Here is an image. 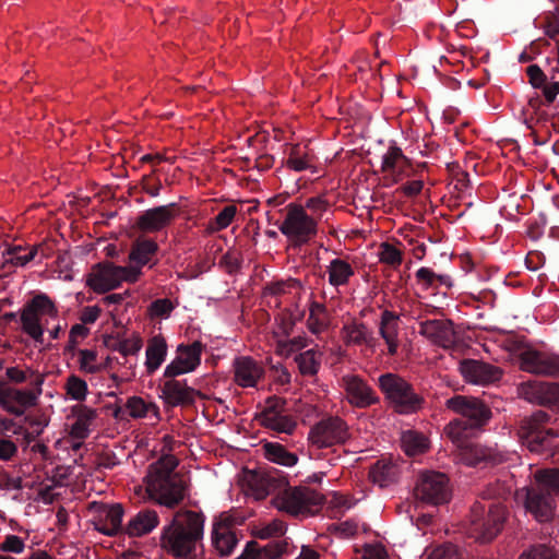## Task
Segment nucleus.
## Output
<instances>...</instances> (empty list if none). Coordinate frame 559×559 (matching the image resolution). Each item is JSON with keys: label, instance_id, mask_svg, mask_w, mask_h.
<instances>
[{"label": "nucleus", "instance_id": "51", "mask_svg": "<svg viewBox=\"0 0 559 559\" xmlns=\"http://www.w3.org/2000/svg\"><path fill=\"white\" fill-rule=\"evenodd\" d=\"M143 347V340L138 333L131 334L129 337L120 340L115 346L114 350L122 356H135Z\"/></svg>", "mask_w": 559, "mask_h": 559}, {"label": "nucleus", "instance_id": "41", "mask_svg": "<svg viewBox=\"0 0 559 559\" xmlns=\"http://www.w3.org/2000/svg\"><path fill=\"white\" fill-rule=\"evenodd\" d=\"M330 322V314L325 306L318 301H312L309 306V316L307 319L308 330L312 334L319 335L328 330Z\"/></svg>", "mask_w": 559, "mask_h": 559}, {"label": "nucleus", "instance_id": "5", "mask_svg": "<svg viewBox=\"0 0 559 559\" xmlns=\"http://www.w3.org/2000/svg\"><path fill=\"white\" fill-rule=\"evenodd\" d=\"M323 496L309 487H288L273 498V506L292 515L314 514L323 504Z\"/></svg>", "mask_w": 559, "mask_h": 559}, {"label": "nucleus", "instance_id": "3", "mask_svg": "<svg viewBox=\"0 0 559 559\" xmlns=\"http://www.w3.org/2000/svg\"><path fill=\"white\" fill-rule=\"evenodd\" d=\"M179 460L174 454H164L148 467L145 477L146 492L160 506L174 508L185 498V484L175 472Z\"/></svg>", "mask_w": 559, "mask_h": 559}, {"label": "nucleus", "instance_id": "17", "mask_svg": "<svg viewBox=\"0 0 559 559\" xmlns=\"http://www.w3.org/2000/svg\"><path fill=\"white\" fill-rule=\"evenodd\" d=\"M341 386L345 392L347 402L355 407L366 408L379 401L372 388L357 374L343 376Z\"/></svg>", "mask_w": 559, "mask_h": 559}, {"label": "nucleus", "instance_id": "15", "mask_svg": "<svg viewBox=\"0 0 559 559\" xmlns=\"http://www.w3.org/2000/svg\"><path fill=\"white\" fill-rule=\"evenodd\" d=\"M90 511L93 514L94 527L98 532L112 536L121 531L124 511L120 503L92 502Z\"/></svg>", "mask_w": 559, "mask_h": 559}, {"label": "nucleus", "instance_id": "6", "mask_svg": "<svg viewBox=\"0 0 559 559\" xmlns=\"http://www.w3.org/2000/svg\"><path fill=\"white\" fill-rule=\"evenodd\" d=\"M58 319V308L46 294L35 295L21 313L22 330L35 341H41L44 324Z\"/></svg>", "mask_w": 559, "mask_h": 559}, {"label": "nucleus", "instance_id": "55", "mask_svg": "<svg viewBox=\"0 0 559 559\" xmlns=\"http://www.w3.org/2000/svg\"><path fill=\"white\" fill-rule=\"evenodd\" d=\"M426 559H461L459 548L452 544L438 546L426 550Z\"/></svg>", "mask_w": 559, "mask_h": 559}, {"label": "nucleus", "instance_id": "31", "mask_svg": "<svg viewBox=\"0 0 559 559\" xmlns=\"http://www.w3.org/2000/svg\"><path fill=\"white\" fill-rule=\"evenodd\" d=\"M399 330H400V317L390 310H384L381 313L380 322H379V334L383 338L386 347L388 354L390 356H394L400 346L399 341Z\"/></svg>", "mask_w": 559, "mask_h": 559}, {"label": "nucleus", "instance_id": "36", "mask_svg": "<svg viewBox=\"0 0 559 559\" xmlns=\"http://www.w3.org/2000/svg\"><path fill=\"white\" fill-rule=\"evenodd\" d=\"M110 361V357L105 358L98 355L93 348H81L76 352V362L79 370L84 374H97L106 370Z\"/></svg>", "mask_w": 559, "mask_h": 559}, {"label": "nucleus", "instance_id": "46", "mask_svg": "<svg viewBox=\"0 0 559 559\" xmlns=\"http://www.w3.org/2000/svg\"><path fill=\"white\" fill-rule=\"evenodd\" d=\"M67 396L76 402H83L86 400L88 394L87 382L76 374H70L63 386Z\"/></svg>", "mask_w": 559, "mask_h": 559}, {"label": "nucleus", "instance_id": "34", "mask_svg": "<svg viewBox=\"0 0 559 559\" xmlns=\"http://www.w3.org/2000/svg\"><path fill=\"white\" fill-rule=\"evenodd\" d=\"M96 411L87 406H76L73 408V423L70 426L69 435L72 439L82 441L91 432V428L96 419Z\"/></svg>", "mask_w": 559, "mask_h": 559}, {"label": "nucleus", "instance_id": "49", "mask_svg": "<svg viewBox=\"0 0 559 559\" xmlns=\"http://www.w3.org/2000/svg\"><path fill=\"white\" fill-rule=\"evenodd\" d=\"M379 261L393 269H397L403 262L402 251L390 242H382L378 252Z\"/></svg>", "mask_w": 559, "mask_h": 559}, {"label": "nucleus", "instance_id": "52", "mask_svg": "<svg viewBox=\"0 0 559 559\" xmlns=\"http://www.w3.org/2000/svg\"><path fill=\"white\" fill-rule=\"evenodd\" d=\"M286 530V524L283 521L273 520L270 523L255 527L253 535L260 539H269L283 536Z\"/></svg>", "mask_w": 559, "mask_h": 559}, {"label": "nucleus", "instance_id": "11", "mask_svg": "<svg viewBox=\"0 0 559 559\" xmlns=\"http://www.w3.org/2000/svg\"><path fill=\"white\" fill-rule=\"evenodd\" d=\"M43 374H36L32 384L36 390H21L0 384V406L8 413L21 416L27 407L34 406L41 394Z\"/></svg>", "mask_w": 559, "mask_h": 559}, {"label": "nucleus", "instance_id": "30", "mask_svg": "<svg viewBox=\"0 0 559 559\" xmlns=\"http://www.w3.org/2000/svg\"><path fill=\"white\" fill-rule=\"evenodd\" d=\"M158 251V245L155 240L140 237L131 246L129 252L130 265L126 267H135L139 272V277L142 274V267L151 264H155L154 259Z\"/></svg>", "mask_w": 559, "mask_h": 559}, {"label": "nucleus", "instance_id": "10", "mask_svg": "<svg viewBox=\"0 0 559 559\" xmlns=\"http://www.w3.org/2000/svg\"><path fill=\"white\" fill-rule=\"evenodd\" d=\"M475 429L463 419H454L444 428L445 435L460 451V461L467 466H475L485 459L479 447L469 440Z\"/></svg>", "mask_w": 559, "mask_h": 559}, {"label": "nucleus", "instance_id": "14", "mask_svg": "<svg viewBox=\"0 0 559 559\" xmlns=\"http://www.w3.org/2000/svg\"><path fill=\"white\" fill-rule=\"evenodd\" d=\"M204 345L200 341L191 344H179L175 358L165 367V378H176L193 372L201 365Z\"/></svg>", "mask_w": 559, "mask_h": 559}, {"label": "nucleus", "instance_id": "26", "mask_svg": "<svg viewBox=\"0 0 559 559\" xmlns=\"http://www.w3.org/2000/svg\"><path fill=\"white\" fill-rule=\"evenodd\" d=\"M176 217V204L156 206L146 210L138 217L136 225L143 231H158L168 226Z\"/></svg>", "mask_w": 559, "mask_h": 559}, {"label": "nucleus", "instance_id": "50", "mask_svg": "<svg viewBox=\"0 0 559 559\" xmlns=\"http://www.w3.org/2000/svg\"><path fill=\"white\" fill-rule=\"evenodd\" d=\"M237 214L236 205L225 206L213 221L209 222L205 230L209 233L226 229L235 219Z\"/></svg>", "mask_w": 559, "mask_h": 559}, {"label": "nucleus", "instance_id": "9", "mask_svg": "<svg viewBox=\"0 0 559 559\" xmlns=\"http://www.w3.org/2000/svg\"><path fill=\"white\" fill-rule=\"evenodd\" d=\"M414 496L417 500L431 506L448 503L451 499L449 478L440 472L425 471L418 476Z\"/></svg>", "mask_w": 559, "mask_h": 559}, {"label": "nucleus", "instance_id": "27", "mask_svg": "<svg viewBox=\"0 0 559 559\" xmlns=\"http://www.w3.org/2000/svg\"><path fill=\"white\" fill-rule=\"evenodd\" d=\"M525 509L538 522H547L552 519L555 504L551 496L534 488H524Z\"/></svg>", "mask_w": 559, "mask_h": 559}, {"label": "nucleus", "instance_id": "22", "mask_svg": "<svg viewBox=\"0 0 559 559\" xmlns=\"http://www.w3.org/2000/svg\"><path fill=\"white\" fill-rule=\"evenodd\" d=\"M234 381L241 388H255L264 377L261 362L249 356H240L234 360Z\"/></svg>", "mask_w": 559, "mask_h": 559}, {"label": "nucleus", "instance_id": "63", "mask_svg": "<svg viewBox=\"0 0 559 559\" xmlns=\"http://www.w3.org/2000/svg\"><path fill=\"white\" fill-rule=\"evenodd\" d=\"M528 82L535 88H540L546 82V75L537 64H531L526 69Z\"/></svg>", "mask_w": 559, "mask_h": 559}, {"label": "nucleus", "instance_id": "47", "mask_svg": "<svg viewBox=\"0 0 559 559\" xmlns=\"http://www.w3.org/2000/svg\"><path fill=\"white\" fill-rule=\"evenodd\" d=\"M534 479L543 490L547 491V493L550 495V492H554L559 495L558 468L538 469L534 474Z\"/></svg>", "mask_w": 559, "mask_h": 559}, {"label": "nucleus", "instance_id": "37", "mask_svg": "<svg viewBox=\"0 0 559 559\" xmlns=\"http://www.w3.org/2000/svg\"><path fill=\"white\" fill-rule=\"evenodd\" d=\"M399 475V464L388 459L377 461L369 471L370 480L379 487H388L395 483Z\"/></svg>", "mask_w": 559, "mask_h": 559}, {"label": "nucleus", "instance_id": "2", "mask_svg": "<svg viewBox=\"0 0 559 559\" xmlns=\"http://www.w3.org/2000/svg\"><path fill=\"white\" fill-rule=\"evenodd\" d=\"M205 516L201 512L180 510L163 527L160 547L174 557L191 558L204 534Z\"/></svg>", "mask_w": 559, "mask_h": 559}, {"label": "nucleus", "instance_id": "59", "mask_svg": "<svg viewBox=\"0 0 559 559\" xmlns=\"http://www.w3.org/2000/svg\"><path fill=\"white\" fill-rule=\"evenodd\" d=\"M519 559H554V550L547 546L539 545L523 552Z\"/></svg>", "mask_w": 559, "mask_h": 559}, {"label": "nucleus", "instance_id": "60", "mask_svg": "<svg viewBox=\"0 0 559 559\" xmlns=\"http://www.w3.org/2000/svg\"><path fill=\"white\" fill-rule=\"evenodd\" d=\"M90 335V329L83 323H76L71 326L69 332V345L78 346L83 340Z\"/></svg>", "mask_w": 559, "mask_h": 559}, {"label": "nucleus", "instance_id": "39", "mask_svg": "<svg viewBox=\"0 0 559 559\" xmlns=\"http://www.w3.org/2000/svg\"><path fill=\"white\" fill-rule=\"evenodd\" d=\"M326 274L329 284L333 287L345 286L355 275L354 265L341 258H335L326 265Z\"/></svg>", "mask_w": 559, "mask_h": 559}, {"label": "nucleus", "instance_id": "44", "mask_svg": "<svg viewBox=\"0 0 559 559\" xmlns=\"http://www.w3.org/2000/svg\"><path fill=\"white\" fill-rule=\"evenodd\" d=\"M322 360V353L310 348L295 357L298 370L304 377H314L318 374Z\"/></svg>", "mask_w": 559, "mask_h": 559}, {"label": "nucleus", "instance_id": "20", "mask_svg": "<svg viewBox=\"0 0 559 559\" xmlns=\"http://www.w3.org/2000/svg\"><path fill=\"white\" fill-rule=\"evenodd\" d=\"M239 485L247 497L262 500L274 490L276 480L263 471L243 469Z\"/></svg>", "mask_w": 559, "mask_h": 559}, {"label": "nucleus", "instance_id": "24", "mask_svg": "<svg viewBox=\"0 0 559 559\" xmlns=\"http://www.w3.org/2000/svg\"><path fill=\"white\" fill-rule=\"evenodd\" d=\"M293 325L292 321H282L273 331L275 354L284 358H288L307 346V338L305 336L288 338Z\"/></svg>", "mask_w": 559, "mask_h": 559}, {"label": "nucleus", "instance_id": "58", "mask_svg": "<svg viewBox=\"0 0 559 559\" xmlns=\"http://www.w3.org/2000/svg\"><path fill=\"white\" fill-rule=\"evenodd\" d=\"M296 284L295 281L288 280V281H280V282H273L270 283L263 292L264 296H282L289 292L292 287H294Z\"/></svg>", "mask_w": 559, "mask_h": 559}, {"label": "nucleus", "instance_id": "32", "mask_svg": "<svg viewBox=\"0 0 559 559\" xmlns=\"http://www.w3.org/2000/svg\"><path fill=\"white\" fill-rule=\"evenodd\" d=\"M341 336L347 346H362L372 348L374 338L367 325L358 320H350L342 326Z\"/></svg>", "mask_w": 559, "mask_h": 559}, {"label": "nucleus", "instance_id": "45", "mask_svg": "<svg viewBox=\"0 0 559 559\" xmlns=\"http://www.w3.org/2000/svg\"><path fill=\"white\" fill-rule=\"evenodd\" d=\"M401 447L408 456H415L429 449V440L420 432L407 430L402 433Z\"/></svg>", "mask_w": 559, "mask_h": 559}, {"label": "nucleus", "instance_id": "42", "mask_svg": "<svg viewBox=\"0 0 559 559\" xmlns=\"http://www.w3.org/2000/svg\"><path fill=\"white\" fill-rule=\"evenodd\" d=\"M126 412L134 419H141L148 416H153L155 419H159V408L153 402H146L141 396H131L124 404Z\"/></svg>", "mask_w": 559, "mask_h": 559}, {"label": "nucleus", "instance_id": "12", "mask_svg": "<svg viewBox=\"0 0 559 559\" xmlns=\"http://www.w3.org/2000/svg\"><path fill=\"white\" fill-rule=\"evenodd\" d=\"M380 170L382 185L391 188L405 178H408L414 168L412 160L403 153L396 144H391L381 158Z\"/></svg>", "mask_w": 559, "mask_h": 559}, {"label": "nucleus", "instance_id": "64", "mask_svg": "<svg viewBox=\"0 0 559 559\" xmlns=\"http://www.w3.org/2000/svg\"><path fill=\"white\" fill-rule=\"evenodd\" d=\"M17 445L14 441L7 438H0V460L10 461L17 453Z\"/></svg>", "mask_w": 559, "mask_h": 559}, {"label": "nucleus", "instance_id": "35", "mask_svg": "<svg viewBox=\"0 0 559 559\" xmlns=\"http://www.w3.org/2000/svg\"><path fill=\"white\" fill-rule=\"evenodd\" d=\"M168 345L166 338L158 334L151 337L145 349V368L147 373H154L167 357Z\"/></svg>", "mask_w": 559, "mask_h": 559}, {"label": "nucleus", "instance_id": "16", "mask_svg": "<svg viewBox=\"0 0 559 559\" xmlns=\"http://www.w3.org/2000/svg\"><path fill=\"white\" fill-rule=\"evenodd\" d=\"M447 407L460 414L463 420L474 428H479L490 418L489 408L478 399L455 395L445 403Z\"/></svg>", "mask_w": 559, "mask_h": 559}, {"label": "nucleus", "instance_id": "33", "mask_svg": "<svg viewBox=\"0 0 559 559\" xmlns=\"http://www.w3.org/2000/svg\"><path fill=\"white\" fill-rule=\"evenodd\" d=\"M508 349L513 352L518 358L519 368L522 371L537 374L542 364L545 350L537 349L528 345H518L512 343Z\"/></svg>", "mask_w": 559, "mask_h": 559}, {"label": "nucleus", "instance_id": "43", "mask_svg": "<svg viewBox=\"0 0 559 559\" xmlns=\"http://www.w3.org/2000/svg\"><path fill=\"white\" fill-rule=\"evenodd\" d=\"M263 450L265 459L272 463L292 467L298 462V456L295 453L287 451V449L281 443L266 442L263 444Z\"/></svg>", "mask_w": 559, "mask_h": 559}, {"label": "nucleus", "instance_id": "38", "mask_svg": "<svg viewBox=\"0 0 559 559\" xmlns=\"http://www.w3.org/2000/svg\"><path fill=\"white\" fill-rule=\"evenodd\" d=\"M159 524V518L154 510H142L130 519L127 533L130 536H143L151 533Z\"/></svg>", "mask_w": 559, "mask_h": 559}, {"label": "nucleus", "instance_id": "13", "mask_svg": "<svg viewBox=\"0 0 559 559\" xmlns=\"http://www.w3.org/2000/svg\"><path fill=\"white\" fill-rule=\"evenodd\" d=\"M349 438L348 426L340 417H328L317 423L309 431V441L318 449L344 443Z\"/></svg>", "mask_w": 559, "mask_h": 559}, {"label": "nucleus", "instance_id": "4", "mask_svg": "<svg viewBox=\"0 0 559 559\" xmlns=\"http://www.w3.org/2000/svg\"><path fill=\"white\" fill-rule=\"evenodd\" d=\"M507 514V508L501 503H493L488 510L480 504H475L472 508L469 536L479 543L493 540L502 531Z\"/></svg>", "mask_w": 559, "mask_h": 559}, {"label": "nucleus", "instance_id": "25", "mask_svg": "<svg viewBox=\"0 0 559 559\" xmlns=\"http://www.w3.org/2000/svg\"><path fill=\"white\" fill-rule=\"evenodd\" d=\"M556 383L530 380L518 386L521 399L536 405L552 406Z\"/></svg>", "mask_w": 559, "mask_h": 559}, {"label": "nucleus", "instance_id": "28", "mask_svg": "<svg viewBox=\"0 0 559 559\" xmlns=\"http://www.w3.org/2000/svg\"><path fill=\"white\" fill-rule=\"evenodd\" d=\"M318 157L314 151L308 144H294L290 146L285 162L286 167L289 170L301 173L310 171L317 174L318 169Z\"/></svg>", "mask_w": 559, "mask_h": 559}, {"label": "nucleus", "instance_id": "53", "mask_svg": "<svg viewBox=\"0 0 559 559\" xmlns=\"http://www.w3.org/2000/svg\"><path fill=\"white\" fill-rule=\"evenodd\" d=\"M537 376L559 379V354L545 350Z\"/></svg>", "mask_w": 559, "mask_h": 559}, {"label": "nucleus", "instance_id": "19", "mask_svg": "<svg viewBox=\"0 0 559 559\" xmlns=\"http://www.w3.org/2000/svg\"><path fill=\"white\" fill-rule=\"evenodd\" d=\"M238 539L234 532V518L228 513L219 514L212 527V544L221 556L230 555Z\"/></svg>", "mask_w": 559, "mask_h": 559}, {"label": "nucleus", "instance_id": "54", "mask_svg": "<svg viewBox=\"0 0 559 559\" xmlns=\"http://www.w3.org/2000/svg\"><path fill=\"white\" fill-rule=\"evenodd\" d=\"M38 247L23 249L22 247H14L9 254L10 262L16 266H24L32 261L37 254Z\"/></svg>", "mask_w": 559, "mask_h": 559}, {"label": "nucleus", "instance_id": "23", "mask_svg": "<svg viewBox=\"0 0 559 559\" xmlns=\"http://www.w3.org/2000/svg\"><path fill=\"white\" fill-rule=\"evenodd\" d=\"M159 396L168 406H183L194 403L197 391L189 386L185 380L169 378L164 382Z\"/></svg>", "mask_w": 559, "mask_h": 559}, {"label": "nucleus", "instance_id": "18", "mask_svg": "<svg viewBox=\"0 0 559 559\" xmlns=\"http://www.w3.org/2000/svg\"><path fill=\"white\" fill-rule=\"evenodd\" d=\"M460 372L466 382L477 385L496 383L503 374L499 367L474 359L461 361Z\"/></svg>", "mask_w": 559, "mask_h": 559}, {"label": "nucleus", "instance_id": "57", "mask_svg": "<svg viewBox=\"0 0 559 559\" xmlns=\"http://www.w3.org/2000/svg\"><path fill=\"white\" fill-rule=\"evenodd\" d=\"M287 543L284 540H273L261 548L262 559H280L287 550Z\"/></svg>", "mask_w": 559, "mask_h": 559}, {"label": "nucleus", "instance_id": "48", "mask_svg": "<svg viewBox=\"0 0 559 559\" xmlns=\"http://www.w3.org/2000/svg\"><path fill=\"white\" fill-rule=\"evenodd\" d=\"M177 302L169 298H158L150 304L147 307V316L152 320L168 319L171 312L176 309Z\"/></svg>", "mask_w": 559, "mask_h": 559}, {"label": "nucleus", "instance_id": "1", "mask_svg": "<svg viewBox=\"0 0 559 559\" xmlns=\"http://www.w3.org/2000/svg\"><path fill=\"white\" fill-rule=\"evenodd\" d=\"M329 209L325 194L310 197L304 203L290 202L285 207L278 229L290 245L301 247L318 235L319 224Z\"/></svg>", "mask_w": 559, "mask_h": 559}, {"label": "nucleus", "instance_id": "8", "mask_svg": "<svg viewBox=\"0 0 559 559\" xmlns=\"http://www.w3.org/2000/svg\"><path fill=\"white\" fill-rule=\"evenodd\" d=\"M379 386L401 414L416 413L423 407L424 399L414 392L412 385L397 374L386 373L379 378Z\"/></svg>", "mask_w": 559, "mask_h": 559}, {"label": "nucleus", "instance_id": "40", "mask_svg": "<svg viewBox=\"0 0 559 559\" xmlns=\"http://www.w3.org/2000/svg\"><path fill=\"white\" fill-rule=\"evenodd\" d=\"M417 285L425 292L437 290L440 287L451 288L452 278L448 274H437L427 266L419 267L415 273Z\"/></svg>", "mask_w": 559, "mask_h": 559}, {"label": "nucleus", "instance_id": "56", "mask_svg": "<svg viewBox=\"0 0 559 559\" xmlns=\"http://www.w3.org/2000/svg\"><path fill=\"white\" fill-rule=\"evenodd\" d=\"M25 549V542L17 535H7L0 544L1 552L20 555Z\"/></svg>", "mask_w": 559, "mask_h": 559}, {"label": "nucleus", "instance_id": "21", "mask_svg": "<svg viewBox=\"0 0 559 559\" xmlns=\"http://www.w3.org/2000/svg\"><path fill=\"white\" fill-rule=\"evenodd\" d=\"M282 405L278 397H270L266 406L260 414V423L263 427L278 433L292 435L297 427L295 418L276 409Z\"/></svg>", "mask_w": 559, "mask_h": 559}, {"label": "nucleus", "instance_id": "62", "mask_svg": "<svg viewBox=\"0 0 559 559\" xmlns=\"http://www.w3.org/2000/svg\"><path fill=\"white\" fill-rule=\"evenodd\" d=\"M423 188L424 181L420 179H415L403 183L401 187L396 189V192L407 198H414L417 197L423 191Z\"/></svg>", "mask_w": 559, "mask_h": 559}, {"label": "nucleus", "instance_id": "7", "mask_svg": "<svg viewBox=\"0 0 559 559\" xmlns=\"http://www.w3.org/2000/svg\"><path fill=\"white\" fill-rule=\"evenodd\" d=\"M139 272L135 267H126L112 262L98 263L86 275V286L94 293L105 294L119 287L122 283H135Z\"/></svg>", "mask_w": 559, "mask_h": 559}, {"label": "nucleus", "instance_id": "29", "mask_svg": "<svg viewBox=\"0 0 559 559\" xmlns=\"http://www.w3.org/2000/svg\"><path fill=\"white\" fill-rule=\"evenodd\" d=\"M419 334L443 348H450L455 343L452 325L442 320H427L419 323Z\"/></svg>", "mask_w": 559, "mask_h": 559}, {"label": "nucleus", "instance_id": "61", "mask_svg": "<svg viewBox=\"0 0 559 559\" xmlns=\"http://www.w3.org/2000/svg\"><path fill=\"white\" fill-rule=\"evenodd\" d=\"M362 559H389L385 547L380 544H367L362 549Z\"/></svg>", "mask_w": 559, "mask_h": 559}]
</instances>
